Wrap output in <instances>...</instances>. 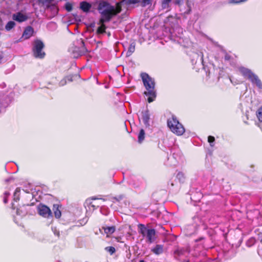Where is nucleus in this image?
Returning a JSON list of instances; mask_svg holds the SVG:
<instances>
[{
  "label": "nucleus",
  "instance_id": "nucleus-1",
  "mask_svg": "<svg viewBox=\"0 0 262 262\" xmlns=\"http://www.w3.org/2000/svg\"><path fill=\"white\" fill-rule=\"evenodd\" d=\"M125 2V0H123L118 2L115 6H114L107 1H98L97 9L100 14L101 17L98 25H105V23L110 21L113 17L119 14L122 11V4Z\"/></svg>",
  "mask_w": 262,
  "mask_h": 262
},
{
  "label": "nucleus",
  "instance_id": "nucleus-2",
  "mask_svg": "<svg viewBox=\"0 0 262 262\" xmlns=\"http://www.w3.org/2000/svg\"><path fill=\"white\" fill-rule=\"evenodd\" d=\"M141 77L146 90V91L144 92V94L148 96L147 101L149 103H151L156 97L155 80L146 73H142Z\"/></svg>",
  "mask_w": 262,
  "mask_h": 262
},
{
  "label": "nucleus",
  "instance_id": "nucleus-3",
  "mask_svg": "<svg viewBox=\"0 0 262 262\" xmlns=\"http://www.w3.org/2000/svg\"><path fill=\"white\" fill-rule=\"evenodd\" d=\"M167 125L170 130L177 136H181L185 133L184 127L174 116L167 120Z\"/></svg>",
  "mask_w": 262,
  "mask_h": 262
},
{
  "label": "nucleus",
  "instance_id": "nucleus-4",
  "mask_svg": "<svg viewBox=\"0 0 262 262\" xmlns=\"http://www.w3.org/2000/svg\"><path fill=\"white\" fill-rule=\"evenodd\" d=\"M139 233L147 238L148 242L152 243L156 239V231L154 229H147L143 224L138 225Z\"/></svg>",
  "mask_w": 262,
  "mask_h": 262
},
{
  "label": "nucleus",
  "instance_id": "nucleus-5",
  "mask_svg": "<svg viewBox=\"0 0 262 262\" xmlns=\"http://www.w3.org/2000/svg\"><path fill=\"white\" fill-rule=\"evenodd\" d=\"M44 47L45 45L41 40H35L32 48L33 56L37 58H43L46 56V53L43 51Z\"/></svg>",
  "mask_w": 262,
  "mask_h": 262
},
{
  "label": "nucleus",
  "instance_id": "nucleus-6",
  "mask_svg": "<svg viewBox=\"0 0 262 262\" xmlns=\"http://www.w3.org/2000/svg\"><path fill=\"white\" fill-rule=\"evenodd\" d=\"M39 214L44 217L50 219L52 217V213L47 206L43 204H39L37 207Z\"/></svg>",
  "mask_w": 262,
  "mask_h": 262
},
{
  "label": "nucleus",
  "instance_id": "nucleus-7",
  "mask_svg": "<svg viewBox=\"0 0 262 262\" xmlns=\"http://www.w3.org/2000/svg\"><path fill=\"white\" fill-rule=\"evenodd\" d=\"M12 18L18 23H22L26 21L28 19V16L25 14L18 12L13 14Z\"/></svg>",
  "mask_w": 262,
  "mask_h": 262
},
{
  "label": "nucleus",
  "instance_id": "nucleus-8",
  "mask_svg": "<svg viewBox=\"0 0 262 262\" xmlns=\"http://www.w3.org/2000/svg\"><path fill=\"white\" fill-rule=\"evenodd\" d=\"M238 70L244 77L248 79L250 78L254 74L250 70L243 67H239Z\"/></svg>",
  "mask_w": 262,
  "mask_h": 262
},
{
  "label": "nucleus",
  "instance_id": "nucleus-9",
  "mask_svg": "<svg viewBox=\"0 0 262 262\" xmlns=\"http://www.w3.org/2000/svg\"><path fill=\"white\" fill-rule=\"evenodd\" d=\"M34 33V29L31 26L27 27L24 30L23 33V37H24L25 39H27L30 38L32 36H33Z\"/></svg>",
  "mask_w": 262,
  "mask_h": 262
},
{
  "label": "nucleus",
  "instance_id": "nucleus-10",
  "mask_svg": "<svg viewBox=\"0 0 262 262\" xmlns=\"http://www.w3.org/2000/svg\"><path fill=\"white\" fill-rule=\"evenodd\" d=\"M140 117H141L144 124L149 125V121L150 115L148 110L143 111L141 112Z\"/></svg>",
  "mask_w": 262,
  "mask_h": 262
},
{
  "label": "nucleus",
  "instance_id": "nucleus-11",
  "mask_svg": "<svg viewBox=\"0 0 262 262\" xmlns=\"http://www.w3.org/2000/svg\"><path fill=\"white\" fill-rule=\"evenodd\" d=\"M249 79L252 83L255 84L258 88L262 89V82L257 75L254 73Z\"/></svg>",
  "mask_w": 262,
  "mask_h": 262
},
{
  "label": "nucleus",
  "instance_id": "nucleus-12",
  "mask_svg": "<svg viewBox=\"0 0 262 262\" xmlns=\"http://www.w3.org/2000/svg\"><path fill=\"white\" fill-rule=\"evenodd\" d=\"M28 205H23L19 206L16 210V214L18 215H20L21 216H25L28 214V210L27 207Z\"/></svg>",
  "mask_w": 262,
  "mask_h": 262
},
{
  "label": "nucleus",
  "instance_id": "nucleus-13",
  "mask_svg": "<svg viewBox=\"0 0 262 262\" xmlns=\"http://www.w3.org/2000/svg\"><path fill=\"white\" fill-rule=\"evenodd\" d=\"M92 7V5L90 3L82 1L80 3V8L84 12L88 13L90 11V9Z\"/></svg>",
  "mask_w": 262,
  "mask_h": 262
},
{
  "label": "nucleus",
  "instance_id": "nucleus-14",
  "mask_svg": "<svg viewBox=\"0 0 262 262\" xmlns=\"http://www.w3.org/2000/svg\"><path fill=\"white\" fill-rule=\"evenodd\" d=\"M151 251L156 255L161 254L164 251V246L162 245H156L151 249Z\"/></svg>",
  "mask_w": 262,
  "mask_h": 262
},
{
  "label": "nucleus",
  "instance_id": "nucleus-15",
  "mask_svg": "<svg viewBox=\"0 0 262 262\" xmlns=\"http://www.w3.org/2000/svg\"><path fill=\"white\" fill-rule=\"evenodd\" d=\"M51 1L49 0H39V3L41 4L45 10L49 9L50 7L55 9V5L51 4Z\"/></svg>",
  "mask_w": 262,
  "mask_h": 262
},
{
  "label": "nucleus",
  "instance_id": "nucleus-16",
  "mask_svg": "<svg viewBox=\"0 0 262 262\" xmlns=\"http://www.w3.org/2000/svg\"><path fill=\"white\" fill-rule=\"evenodd\" d=\"M102 229L104 230V233L106 234V236L108 237L111 234H113L116 230L115 226H106L102 227Z\"/></svg>",
  "mask_w": 262,
  "mask_h": 262
},
{
  "label": "nucleus",
  "instance_id": "nucleus-17",
  "mask_svg": "<svg viewBox=\"0 0 262 262\" xmlns=\"http://www.w3.org/2000/svg\"><path fill=\"white\" fill-rule=\"evenodd\" d=\"M60 206L58 204H54L53 206V210L56 218L59 219L61 215V212L59 209Z\"/></svg>",
  "mask_w": 262,
  "mask_h": 262
},
{
  "label": "nucleus",
  "instance_id": "nucleus-18",
  "mask_svg": "<svg viewBox=\"0 0 262 262\" xmlns=\"http://www.w3.org/2000/svg\"><path fill=\"white\" fill-rule=\"evenodd\" d=\"M80 42L81 43V47L79 51V55L80 56H81V55H84L86 53H87L88 52V50H87V49L86 48V47L85 46V44H84L83 40L81 39Z\"/></svg>",
  "mask_w": 262,
  "mask_h": 262
},
{
  "label": "nucleus",
  "instance_id": "nucleus-19",
  "mask_svg": "<svg viewBox=\"0 0 262 262\" xmlns=\"http://www.w3.org/2000/svg\"><path fill=\"white\" fill-rule=\"evenodd\" d=\"M135 42L131 43L128 47V51L126 53V56H130L135 51Z\"/></svg>",
  "mask_w": 262,
  "mask_h": 262
},
{
  "label": "nucleus",
  "instance_id": "nucleus-20",
  "mask_svg": "<svg viewBox=\"0 0 262 262\" xmlns=\"http://www.w3.org/2000/svg\"><path fill=\"white\" fill-rule=\"evenodd\" d=\"M186 250L183 248H177L174 251V255L177 256H181L185 254Z\"/></svg>",
  "mask_w": 262,
  "mask_h": 262
},
{
  "label": "nucleus",
  "instance_id": "nucleus-21",
  "mask_svg": "<svg viewBox=\"0 0 262 262\" xmlns=\"http://www.w3.org/2000/svg\"><path fill=\"white\" fill-rule=\"evenodd\" d=\"M145 132L143 129H141L138 135V142L141 143L143 142L145 138Z\"/></svg>",
  "mask_w": 262,
  "mask_h": 262
},
{
  "label": "nucleus",
  "instance_id": "nucleus-22",
  "mask_svg": "<svg viewBox=\"0 0 262 262\" xmlns=\"http://www.w3.org/2000/svg\"><path fill=\"white\" fill-rule=\"evenodd\" d=\"M106 29V26L105 25H100V26L97 28L96 33L98 35L102 34L105 33Z\"/></svg>",
  "mask_w": 262,
  "mask_h": 262
},
{
  "label": "nucleus",
  "instance_id": "nucleus-23",
  "mask_svg": "<svg viewBox=\"0 0 262 262\" xmlns=\"http://www.w3.org/2000/svg\"><path fill=\"white\" fill-rule=\"evenodd\" d=\"M256 115L258 121L262 122V105L256 111Z\"/></svg>",
  "mask_w": 262,
  "mask_h": 262
},
{
  "label": "nucleus",
  "instance_id": "nucleus-24",
  "mask_svg": "<svg viewBox=\"0 0 262 262\" xmlns=\"http://www.w3.org/2000/svg\"><path fill=\"white\" fill-rule=\"evenodd\" d=\"M15 23L13 21H9L6 25L5 29L7 31H10L14 27Z\"/></svg>",
  "mask_w": 262,
  "mask_h": 262
},
{
  "label": "nucleus",
  "instance_id": "nucleus-25",
  "mask_svg": "<svg viewBox=\"0 0 262 262\" xmlns=\"http://www.w3.org/2000/svg\"><path fill=\"white\" fill-rule=\"evenodd\" d=\"M177 178L179 180L180 182L183 183L185 181V177L183 173L179 172L177 175Z\"/></svg>",
  "mask_w": 262,
  "mask_h": 262
},
{
  "label": "nucleus",
  "instance_id": "nucleus-26",
  "mask_svg": "<svg viewBox=\"0 0 262 262\" xmlns=\"http://www.w3.org/2000/svg\"><path fill=\"white\" fill-rule=\"evenodd\" d=\"M74 76L73 75H69V76H67L65 79L62 80L60 82V83H61V85H64L66 83V81L67 80H68V81H73V78Z\"/></svg>",
  "mask_w": 262,
  "mask_h": 262
},
{
  "label": "nucleus",
  "instance_id": "nucleus-27",
  "mask_svg": "<svg viewBox=\"0 0 262 262\" xmlns=\"http://www.w3.org/2000/svg\"><path fill=\"white\" fill-rule=\"evenodd\" d=\"M105 250L108 252L111 255H113L116 252L115 248L112 246H108L105 247Z\"/></svg>",
  "mask_w": 262,
  "mask_h": 262
},
{
  "label": "nucleus",
  "instance_id": "nucleus-28",
  "mask_svg": "<svg viewBox=\"0 0 262 262\" xmlns=\"http://www.w3.org/2000/svg\"><path fill=\"white\" fill-rule=\"evenodd\" d=\"M65 9L68 12H71L73 9V5L70 3H67L65 4Z\"/></svg>",
  "mask_w": 262,
  "mask_h": 262
},
{
  "label": "nucleus",
  "instance_id": "nucleus-29",
  "mask_svg": "<svg viewBox=\"0 0 262 262\" xmlns=\"http://www.w3.org/2000/svg\"><path fill=\"white\" fill-rule=\"evenodd\" d=\"M139 2V0H127L125 2L126 4L128 5L131 4H135Z\"/></svg>",
  "mask_w": 262,
  "mask_h": 262
},
{
  "label": "nucleus",
  "instance_id": "nucleus-30",
  "mask_svg": "<svg viewBox=\"0 0 262 262\" xmlns=\"http://www.w3.org/2000/svg\"><path fill=\"white\" fill-rule=\"evenodd\" d=\"M172 0H162V6L163 8H166L168 6L169 4Z\"/></svg>",
  "mask_w": 262,
  "mask_h": 262
},
{
  "label": "nucleus",
  "instance_id": "nucleus-31",
  "mask_svg": "<svg viewBox=\"0 0 262 262\" xmlns=\"http://www.w3.org/2000/svg\"><path fill=\"white\" fill-rule=\"evenodd\" d=\"M141 4L143 7H145L151 4V0H142Z\"/></svg>",
  "mask_w": 262,
  "mask_h": 262
},
{
  "label": "nucleus",
  "instance_id": "nucleus-32",
  "mask_svg": "<svg viewBox=\"0 0 262 262\" xmlns=\"http://www.w3.org/2000/svg\"><path fill=\"white\" fill-rule=\"evenodd\" d=\"M48 10H50L51 11H52L54 14H57V12H58V8H57V7L56 6H55V9L53 8H52L51 7H50L49 8Z\"/></svg>",
  "mask_w": 262,
  "mask_h": 262
},
{
  "label": "nucleus",
  "instance_id": "nucleus-33",
  "mask_svg": "<svg viewBox=\"0 0 262 262\" xmlns=\"http://www.w3.org/2000/svg\"><path fill=\"white\" fill-rule=\"evenodd\" d=\"M215 141V138L213 136H209L208 137V141L209 143H210V144H211L212 143H213L214 141Z\"/></svg>",
  "mask_w": 262,
  "mask_h": 262
},
{
  "label": "nucleus",
  "instance_id": "nucleus-34",
  "mask_svg": "<svg viewBox=\"0 0 262 262\" xmlns=\"http://www.w3.org/2000/svg\"><path fill=\"white\" fill-rule=\"evenodd\" d=\"M123 198H124V196L123 195H120L117 197V196L114 197L113 199L115 200L116 201L119 202L120 200H122Z\"/></svg>",
  "mask_w": 262,
  "mask_h": 262
},
{
  "label": "nucleus",
  "instance_id": "nucleus-35",
  "mask_svg": "<svg viewBox=\"0 0 262 262\" xmlns=\"http://www.w3.org/2000/svg\"><path fill=\"white\" fill-rule=\"evenodd\" d=\"M98 199L102 200H103V201H105V199H102V198L99 199V198L93 196V197H92L91 198L87 199L86 201L90 202L91 200H98Z\"/></svg>",
  "mask_w": 262,
  "mask_h": 262
},
{
  "label": "nucleus",
  "instance_id": "nucleus-36",
  "mask_svg": "<svg viewBox=\"0 0 262 262\" xmlns=\"http://www.w3.org/2000/svg\"><path fill=\"white\" fill-rule=\"evenodd\" d=\"M230 59H231L230 55H229L228 54L225 55V59L226 60H230Z\"/></svg>",
  "mask_w": 262,
  "mask_h": 262
},
{
  "label": "nucleus",
  "instance_id": "nucleus-37",
  "mask_svg": "<svg viewBox=\"0 0 262 262\" xmlns=\"http://www.w3.org/2000/svg\"><path fill=\"white\" fill-rule=\"evenodd\" d=\"M232 2L235 4H238L241 2V0H232Z\"/></svg>",
  "mask_w": 262,
  "mask_h": 262
},
{
  "label": "nucleus",
  "instance_id": "nucleus-38",
  "mask_svg": "<svg viewBox=\"0 0 262 262\" xmlns=\"http://www.w3.org/2000/svg\"><path fill=\"white\" fill-rule=\"evenodd\" d=\"M89 205H90L92 207H93L94 209H96V207L95 205H94V204H93L92 202H89Z\"/></svg>",
  "mask_w": 262,
  "mask_h": 262
},
{
  "label": "nucleus",
  "instance_id": "nucleus-39",
  "mask_svg": "<svg viewBox=\"0 0 262 262\" xmlns=\"http://www.w3.org/2000/svg\"><path fill=\"white\" fill-rule=\"evenodd\" d=\"M258 237L260 239V243L262 244V233L261 234H258Z\"/></svg>",
  "mask_w": 262,
  "mask_h": 262
},
{
  "label": "nucleus",
  "instance_id": "nucleus-40",
  "mask_svg": "<svg viewBox=\"0 0 262 262\" xmlns=\"http://www.w3.org/2000/svg\"><path fill=\"white\" fill-rule=\"evenodd\" d=\"M4 202L5 204L7 203V202H8L7 197H6V196L4 197Z\"/></svg>",
  "mask_w": 262,
  "mask_h": 262
},
{
  "label": "nucleus",
  "instance_id": "nucleus-41",
  "mask_svg": "<svg viewBox=\"0 0 262 262\" xmlns=\"http://www.w3.org/2000/svg\"><path fill=\"white\" fill-rule=\"evenodd\" d=\"M95 26V24L94 23H91L90 25V27L94 28Z\"/></svg>",
  "mask_w": 262,
  "mask_h": 262
},
{
  "label": "nucleus",
  "instance_id": "nucleus-42",
  "mask_svg": "<svg viewBox=\"0 0 262 262\" xmlns=\"http://www.w3.org/2000/svg\"><path fill=\"white\" fill-rule=\"evenodd\" d=\"M5 196L8 197L10 195V193L8 192H5L4 193Z\"/></svg>",
  "mask_w": 262,
  "mask_h": 262
},
{
  "label": "nucleus",
  "instance_id": "nucleus-43",
  "mask_svg": "<svg viewBox=\"0 0 262 262\" xmlns=\"http://www.w3.org/2000/svg\"><path fill=\"white\" fill-rule=\"evenodd\" d=\"M120 237H116V239L118 242H120V241H119V239H120Z\"/></svg>",
  "mask_w": 262,
  "mask_h": 262
},
{
  "label": "nucleus",
  "instance_id": "nucleus-44",
  "mask_svg": "<svg viewBox=\"0 0 262 262\" xmlns=\"http://www.w3.org/2000/svg\"><path fill=\"white\" fill-rule=\"evenodd\" d=\"M202 239H203V238H200L197 239H196V240H195V242H199V241H200V240H201Z\"/></svg>",
  "mask_w": 262,
  "mask_h": 262
},
{
  "label": "nucleus",
  "instance_id": "nucleus-45",
  "mask_svg": "<svg viewBox=\"0 0 262 262\" xmlns=\"http://www.w3.org/2000/svg\"><path fill=\"white\" fill-rule=\"evenodd\" d=\"M3 58V56L0 54V60Z\"/></svg>",
  "mask_w": 262,
  "mask_h": 262
},
{
  "label": "nucleus",
  "instance_id": "nucleus-46",
  "mask_svg": "<svg viewBox=\"0 0 262 262\" xmlns=\"http://www.w3.org/2000/svg\"><path fill=\"white\" fill-rule=\"evenodd\" d=\"M259 126L260 127V128H261V129L262 130V124H260V125H259Z\"/></svg>",
  "mask_w": 262,
  "mask_h": 262
},
{
  "label": "nucleus",
  "instance_id": "nucleus-47",
  "mask_svg": "<svg viewBox=\"0 0 262 262\" xmlns=\"http://www.w3.org/2000/svg\"><path fill=\"white\" fill-rule=\"evenodd\" d=\"M139 262H145L144 260H140Z\"/></svg>",
  "mask_w": 262,
  "mask_h": 262
},
{
  "label": "nucleus",
  "instance_id": "nucleus-48",
  "mask_svg": "<svg viewBox=\"0 0 262 262\" xmlns=\"http://www.w3.org/2000/svg\"><path fill=\"white\" fill-rule=\"evenodd\" d=\"M247 0H241V2H244L247 1Z\"/></svg>",
  "mask_w": 262,
  "mask_h": 262
},
{
  "label": "nucleus",
  "instance_id": "nucleus-49",
  "mask_svg": "<svg viewBox=\"0 0 262 262\" xmlns=\"http://www.w3.org/2000/svg\"><path fill=\"white\" fill-rule=\"evenodd\" d=\"M75 76L77 77V76H79L78 75H75Z\"/></svg>",
  "mask_w": 262,
  "mask_h": 262
}]
</instances>
